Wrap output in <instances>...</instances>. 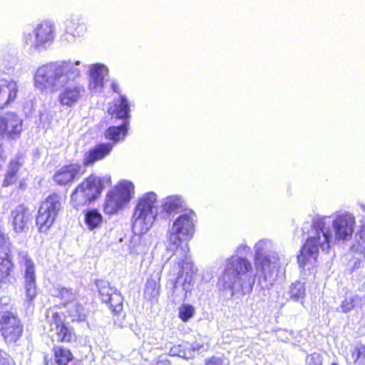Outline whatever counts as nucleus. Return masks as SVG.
Segmentation results:
<instances>
[{
  "label": "nucleus",
  "instance_id": "obj_18",
  "mask_svg": "<svg viewBox=\"0 0 365 365\" xmlns=\"http://www.w3.org/2000/svg\"><path fill=\"white\" fill-rule=\"evenodd\" d=\"M107 67L102 63L91 64L89 66L88 88L91 93H97L102 91L104 78L108 74Z\"/></svg>",
  "mask_w": 365,
  "mask_h": 365
},
{
  "label": "nucleus",
  "instance_id": "obj_14",
  "mask_svg": "<svg viewBox=\"0 0 365 365\" xmlns=\"http://www.w3.org/2000/svg\"><path fill=\"white\" fill-rule=\"evenodd\" d=\"M23 130V120L14 112L0 113V135L17 140Z\"/></svg>",
  "mask_w": 365,
  "mask_h": 365
},
{
  "label": "nucleus",
  "instance_id": "obj_42",
  "mask_svg": "<svg viewBox=\"0 0 365 365\" xmlns=\"http://www.w3.org/2000/svg\"><path fill=\"white\" fill-rule=\"evenodd\" d=\"M0 365H12V359L1 349H0Z\"/></svg>",
  "mask_w": 365,
  "mask_h": 365
},
{
  "label": "nucleus",
  "instance_id": "obj_27",
  "mask_svg": "<svg viewBox=\"0 0 365 365\" xmlns=\"http://www.w3.org/2000/svg\"><path fill=\"white\" fill-rule=\"evenodd\" d=\"M55 365H69L73 361L71 351L62 346H56L53 349Z\"/></svg>",
  "mask_w": 365,
  "mask_h": 365
},
{
  "label": "nucleus",
  "instance_id": "obj_28",
  "mask_svg": "<svg viewBox=\"0 0 365 365\" xmlns=\"http://www.w3.org/2000/svg\"><path fill=\"white\" fill-rule=\"evenodd\" d=\"M129 121H123L122 124L117 126H110L105 133L106 139L118 141L120 140V136L123 138L128 130Z\"/></svg>",
  "mask_w": 365,
  "mask_h": 365
},
{
  "label": "nucleus",
  "instance_id": "obj_7",
  "mask_svg": "<svg viewBox=\"0 0 365 365\" xmlns=\"http://www.w3.org/2000/svg\"><path fill=\"white\" fill-rule=\"evenodd\" d=\"M110 178H100L89 176L77 186L71 196L72 205L78 210L96 200L101 194L105 182H110Z\"/></svg>",
  "mask_w": 365,
  "mask_h": 365
},
{
  "label": "nucleus",
  "instance_id": "obj_2",
  "mask_svg": "<svg viewBox=\"0 0 365 365\" xmlns=\"http://www.w3.org/2000/svg\"><path fill=\"white\" fill-rule=\"evenodd\" d=\"M79 61H57L38 67L34 76L35 88L41 93H55L81 76Z\"/></svg>",
  "mask_w": 365,
  "mask_h": 365
},
{
  "label": "nucleus",
  "instance_id": "obj_34",
  "mask_svg": "<svg viewBox=\"0 0 365 365\" xmlns=\"http://www.w3.org/2000/svg\"><path fill=\"white\" fill-rule=\"evenodd\" d=\"M355 241L357 247L355 248L354 245L351 249L362 253L365 250V220L361 221L360 229L355 235Z\"/></svg>",
  "mask_w": 365,
  "mask_h": 365
},
{
  "label": "nucleus",
  "instance_id": "obj_3",
  "mask_svg": "<svg viewBox=\"0 0 365 365\" xmlns=\"http://www.w3.org/2000/svg\"><path fill=\"white\" fill-rule=\"evenodd\" d=\"M157 195L153 192L143 195L138 201L132 217V229L135 235L129 245L132 255H145L149 246L140 235L146 233L153 226L158 215Z\"/></svg>",
  "mask_w": 365,
  "mask_h": 365
},
{
  "label": "nucleus",
  "instance_id": "obj_21",
  "mask_svg": "<svg viewBox=\"0 0 365 365\" xmlns=\"http://www.w3.org/2000/svg\"><path fill=\"white\" fill-rule=\"evenodd\" d=\"M81 169L80 164L64 165L56 171L53 180L58 185H66L81 175Z\"/></svg>",
  "mask_w": 365,
  "mask_h": 365
},
{
  "label": "nucleus",
  "instance_id": "obj_26",
  "mask_svg": "<svg viewBox=\"0 0 365 365\" xmlns=\"http://www.w3.org/2000/svg\"><path fill=\"white\" fill-rule=\"evenodd\" d=\"M68 316L72 321L84 322L88 315V310L77 300L66 305Z\"/></svg>",
  "mask_w": 365,
  "mask_h": 365
},
{
  "label": "nucleus",
  "instance_id": "obj_15",
  "mask_svg": "<svg viewBox=\"0 0 365 365\" xmlns=\"http://www.w3.org/2000/svg\"><path fill=\"white\" fill-rule=\"evenodd\" d=\"M96 286L101 300L109 306L110 309L115 314L123 310V297L120 292L115 287H110L106 280H98Z\"/></svg>",
  "mask_w": 365,
  "mask_h": 365
},
{
  "label": "nucleus",
  "instance_id": "obj_19",
  "mask_svg": "<svg viewBox=\"0 0 365 365\" xmlns=\"http://www.w3.org/2000/svg\"><path fill=\"white\" fill-rule=\"evenodd\" d=\"M31 214L29 209L24 205L16 206L11 212L10 220L14 230L21 233L29 230Z\"/></svg>",
  "mask_w": 365,
  "mask_h": 365
},
{
  "label": "nucleus",
  "instance_id": "obj_36",
  "mask_svg": "<svg viewBox=\"0 0 365 365\" xmlns=\"http://www.w3.org/2000/svg\"><path fill=\"white\" fill-rule=\"evenodd\" d=\"M46 317L50 323L51 331H56L65 324L62 316L56 312H48Z\"/></svg>",
  "mask_w": 365,
  "mask_h": 365
},
{
  "label": "nucleus",
  "instance_id": "obj_9",
  "mask_svg": "<svg viewBox=\"0 0 365 365\" xmlns=\"http://www.w3.org/2000/svg\"><path fill=\"white\" fill-rule=\"evenodd\" d=\"M195 214L189 211L179 215L174 221L169 232L168 243L169 249L180 248L184 246V242L190 240L195 232Z\"/></svg>",
  "mask_w": 365,
  "mask_h": 365
},
{
  "label": "nucleus",
  "instance_id": "obj_35",
  "mask_svg": "<svg viewBox=\"0 0 365 365\" xmlns=\"http://www.w3.org/2000/svg\"><path fill=\"white\" fill-rule=\"evenodd\" d=\"M56 340L61 342H70L75 334L72 329L64 324L56 331Z\"/></svg>",
  "mask_w": 365,
  "mask_h": 365
},
{
  "label": "nucleus",
  "instance_id": "obj_33",
  "mask_svg": "<svg viewBox=\"0 0 365 365\" xmlns=\"http://www.w3.org/2000/svg\"><path fill=\"white\" fill-rule=\"evenodd\" d=\"M289 299L293 301H300L302 302L306 295V288L304 283L297 281L290 285L289 291Z\"/></svg>",
  "mask_w": 365,
  "mask_h": 365
},
{
  "label": "nucleus",
  "instance_id": "obj_10",
  "mask_svg": "<svg viewBox=\"0 0 365 365\" xmlns=\"http://www.w3.org/2000/svg\"><path fill=\"white\" fill-rule=\"evenodd\" d=\"M8 299H0V331L6 343L16 342L22 335L23 325L12 312L6 311Z\"/></svg>",
  "mask_w": 365,
  "mask_h": 365
},
{
  "label": "nucleus",
  "instance_id": "obj_49",
  "mask_svg": "<svg viewBox=\"0 0 365 365\" xmlns=\"http://www.w3.org/2000/svg\"><path fill=\"white\" fill-rule=\"evenodd\" d=\"M331 365H339V364H336V363H333V364H331Z\"/></svg>",
  "mask_w": 365,
  "mask_h": 365
},
{
  "label": "nucleus",
  "instance_id": "obj_44",
  "mask_svg": "<svg viewBox=\"0 0 365 365\" xmlns=\"http://www.w3.org/2000/svg\"><path fill=\"white\" fill-rule=\"evenodd\" d=\"M223 362V359L213 356L206 362V365H222Z\"/></svg>",
  "mask_w": 365,
  "mask_h": 365
},
{
  "label": "nucleus",
  "instance_id": "obj_47",
  "mask_svg": "<svg viewBox=\"0 0 365 365\" xmlns=\"http://www.w3.org/2000/svg\"><path fill=\"white\" fill-rule=\"evenodd\" d=\"M358 205L360 207V208L362 210V211H364L365 212V204L362 203V202H359V203H358Z\"/></svg>",
  "mask_w": 365,
  "mask_h": 365
},
{
  "label": "nucleus",
  "instance_id": "obj_16",
  "mask_svg": "<svg viewBox=\"0 0 365 365\" xmlns=\"http://www.w3.org/2000/svg\"><path fill=\"white\" fill-rule=\"evenodd\" d=\"M193 284V277L189 272H186L184 279H181V277L177 280L169 279L167 284L170 289L169 299L175 304L184 301L187 297V294L191 292Z\"/></svg>",
  "mask_w": 365,
  "mask_h": 365
},
{
  "label": "nucleus",
  "instance_id": "obj_38",
  "mask_svg": "<svg viewBox=\"0 0 365 365\" xmlns=\"http://www.w3.org/2000/svg\"><path fill=\"white\" fill-rule=\"evenodd\" d=\"M351 359L356 365H365V345L356 346L351 353Z\"/></svg>",
  "mask_w": 365,
  "mask_h": 365
},
{
  "label": "nucleus",
  "instance_id": "obj_48",
  "mask_svg": "<svg viewBox=\"0 0 365 365\" xmlns=\"http://www.w3.org/2000/svg\"><path fill=\"white\" fill-rule=\"evenodd\" d=\"M4 66L6 68V67H7L9 65L6 64V63H5V61H3L1 63V64H0V66Z\"/></svg>",
  "mask_w": 365,
  "mask_h": 365
},
{
  "label": "nucleus",
  "instance_id": "obj_50",
  "mask_svg": "<svg viewBox=\"0 0 365 365\" xmlns=\"http://www.w3.org/2000/svg\"><path fill=\"white\" fill-rule=\"evenodd\" d=\"M357 267V262L355 263L354 268Z\"/></svg>",
  "mask_w": 365,
  "mask_h": 365
},
{
  "label": "nucleus",
  "instance_id": "obj_41",
  "mask_svg": "<svg viewBox=\"0 0 365 365\" xmlns=\"http://www.w3.org/2000/svg\"><path fill=\"white\" fill-rule=\"evenodd\" d=\"M306 363L307 365H322V356L318 353H313L307 356Z\"/></svg>",
  "mask_w": 365,
  "mask_h": 365
},
{
  "label": "nucleus",
  "instance_id": "obj_25",
  "mask_svg": "<svg viewBox=\"0 0 365 365\" xmlns=\"http://www.w3.org/2000/svg\"><path fill=\"white\" fill-rule=\"evenodd\" d=\"M114 110L112 113L116 118L123 121H129L130 118V103L126 96L120 94L113 101Z\"/></svg>",
  "mask_w": 365,
  "mask_h": 365
},
{
  "label": "nucleus",
  "instance_id": "obj_5",
  "mask_svg": "<svg viewBox=\"0 0 365 365\" xmlns=\"http://www.w3.org/2000/svg\"><path fill=\"white\" fill-rule=\"evenodd\" d=\"M56 36L55 23L49 19L43 20L35 25L31 31H24L22 43L29 53H40L47 50Z\"/></svg>",
  "mask_w": 365,
  "mask_h": 365
},
{
  "label": "nucleus",
  "instance_id": "obj_30",
  "mask_svg": "<svg viewBox=\"0 0 365 365\" xmlns=\"http://www.w3.org/2000/svg\"><path fill=\"white\" fill-rule=\"evenodd\" d=\"M53 296L63 301L65 307L68 303L74 302L77 300L78 292L71 288L56 287L53 289Z\"/></svg>",
  "mask_w": 365,
  "mask_h": 365
},
{
  "label": "nucleus",
  "instance_id": "obj_22",
  "mask_svg": "<svg viewBox=\"0 0 365 365\" xmlns=\"http://www.w3.org/2000/svg\"><path fill=\"white\" fill-rule=\"evenodd\" d=\"M112 145L110 143H101L83 155V165L85 167L93 165L97 161L104 159L112 150Z\"/></svg>",
  "mask_w": 365,
  "mask_h": 365
},
{
  "label": "nucleus",
  "instance_id": "obj_46",
  "mask_svg": "<svg viewBox=\"0 0 365 365\" xmlns=\"http://www.w3.org/2000/svg\"><path fill=\"white\" fill-rule=\"evenodd\" d=\"M200 348H201V346H200V345H199V344H197V345H195V346H192V350H191V349H190V351H192V353L193 354V352H194L195 351H196V350H197V351H198V350H200Z\"/></svg>",
  "mask_w": 365,
  "mask_h": 365
},
{
  "label": "nucleus",
  "instance_id": "obj_1",
  "mask_svg": "<svg viewBox=\"0 0 365 365\" xmlns=\"http://www.w3.org/2000/svg\"><path fill=\"white\" fill-rule=\"evenodd\" d=\"M330 217L317 215L312 219L309 236L298 255V263L304 267L312 260L315 261L319 248L328 252L333 239L335 241H348L354 232L356 220L353 214L348 212H336L331 221Z\"/></svg>",
  "mask_w": 365,
  "mask_h": 365
},
{
  "label": "nucleus",
  "instance_id": "obj_8",
  "mask_svg": "<svg viewBox=\"0 0 365 365\" xmlns=\"http://www.w3.org/2000/svg\"><path fill=\"white\" fill-rule=\"evenodd\" d=\"M17 262L23 274L24 304L29 308L33 306L37 295L36 265L26 250L19 251Z\"/></svg>",
  "mask_w": 365,
  "mask_h": 365
},
{
  "label": "nucleus",
  "instance_id": "obj_40",
  "mask_svg": "<svg viewBox=\"0 0 365 365\" xmlns=\"http://www.w3.org/2000/svg\"><path fill=\"white\" fill-rule=\"evenodd\" d=\"M195 314V309L190 304H183L179 309V317L183 322H187Z\"/></svg>",
  "mask_w": 365,
  "mask_h": 365
},
{
  "label": "nucleus",
  "instance_id": "obj_23",
  "mask_svg": "<svg viewBox=\"0 0 365 365\" xmlns=\"http://www.w3.org/2000/svg\"><path fill=\"white\" fill-rule=\"evenodd\" d=\"M66 32L73 37H82L88 31V25L78 14H71L65 21Z\"/></svg>",
  "mask_w": 365,
  "mask_h": 365
},
{
  "label": "nucleus",
  "instance_id": "obj_13",
  "mask_svg": "<svg viewBox=\"0 0 365 365\" xmlns=\"http://www.w3.org/2000/svg\"><path fill=\"white\" fill-rule=\"evenodd\" d=\"M134 192L133 184L127 180L121 181L106 197L104 205L105 211L108 214L115 213L131 199Z\"/></svg>",
  "mask_w": 365,
  "mask_h": 365
},
{
  "label": "nucleus",
  "instance_id": "obj_24",
  "mask_svg": "<svg viewBox=\"0 0 365 365\" xmlns=\"http://www.w3.org/2000/svg\"><path fill=\"white\" fill-rule=\"evenodd\" d=\"M25 162L26 156L23 153H18L10 160L8 170L2 184L4 187H8L16 182L17 180L16 174L24 165Z\"/></svg>",
  "mask_w": 365,
  "mask_h": 365
},
{
  "label": "nucleus",
  "instance_id": "obj_45",
  "mask_svg": "<svg viewBox=\"0 0 365 365\" xmlns=\"http://www.w3.org/2000/svg\"><path fill=\"white\" fill-rule=\"evenodd\" d=\"M111 88L113 91V92L119 94V96L121 94L120 93V86H119L118 83L116 81H112V83H111Z\"/></svg>",
  "mask_w": 365,
  "mask_h": 365
},
{
  "label": "nucleus",
  "instance_id": "obj_4",
  "mask_svg": "<svg viewBox=\"0 0 365 365\" xmlns=\"http://www.w3.org/2000/svg\"><path fill=\"white\" fill-rule=\"evenodd\" d=\"M255 277L251 262L245 257L232 256L225 261L222 276L219 279L220 289L232 297L236 294L245 295L252 292Z\"/></svg>",
  "mask_w": 365,
  "mask_h": 365
},
{
  "label": "nucleus",
  "instance_id": "obj_39",
  "mask_svg": "<svg viewBox=\"0 0 365 365\" xmlns=\"http://www.w3.org/2000/svg\"><path fill=\"white\" fill-rule=\"evenodd\" d=\"M170 354L171 356H178L182 359H188L192 357V353L190 350H185L182 349V345L174 346L170 349Z\"/></svg>",
  "mask_w": 365,
  "mask_h": 365
},
{
  "label": "nucleus",
  "instance_id": "obj_31",
  "mask_svg": "<svg viewBox=\"0 0 365 365\" xmlns=\"http://www.w3.org/2000/svg\"><path fill=\"white\" fill-rule=\"evenodd\" d=\"M159 279H148L144 290L145 297L151 302H156L160 295Z\"/></svg>",
  "mask_w": 365,
  "mask_h": 365
},
{
  "label": "nucleus",
  "instance_id": "obj_32",
  "mask_svg": "<svg viewBox=\"0 0 365 365\" xmlns=\"http://www.w3.org/2000/svg\"><path fill=\"white\" fill-rule=\"evenodd\" d=\"M183 199L179 195L168 196L163 200V210L167 213H172L182 207Z\"/></svg>",
  "mask_w": 365,
  "mask_h": 365
},
{
  "label": "nucleus",
  "instance_id": "obj_51",
  "mask_svg": "<svg viewBox=\"0 0 365 365\" xmlns=\"http://www.w3.org/2000/svg\"><path fill=\"white\" fill-rule=\"evenodd\" d=\"M46 365H48V362L46 363Z\"/></svg>",
  "mask_w": 365,
  "mask_h": 365
},
{
  "label": "nucleus",
  "instance_id": "obj_37",
  "mask_svg": "<svg viewBox=\"0 0 365 365\" xmlns=\"http://www.w3.org/2000/svg\"><path fill=\"white\" fill-rule=\"evenodd\" d=\"M361 302V299L357 295L346 297L341 304V310L344 313H347L356 306H358Z\"/></svg>",
  "mask_w": 365,
  "mask_h": 365
},
{
  "label": "nucleus",
  "instance_id": "obj_6",
  "mask_svg": "<svg viewBox=\"0 0 365 365\" xmlns=\"http://www.w3.org/2000/svg\"><path fill=\"white\" fill-rule=\"evenodd\" d=\"M273 243L268 239L259 240L255 245V265L256 275L259 280L272 284L276 278V269L279 260L278 255L272 251Z\"/></svg>",
  "mask_w": 365,
  "mask_h": 365
},
{
  "label": "nucleus",
  "instance_id": "obj_43",
  "mask_svg": "<svg viewBox=\"0 0 365 365\" xmlns=\"http://www.w3.org/2000/svg\"><path fill=\"white\" fill-rule=\"evenodd\" d=\"M250 247H248L246 244L242 243L237 247V248L236 250V253H237L236 256H238V255H246L247 253L250 252Z\"/></svg>",
  "mask_w": 365,
  "mask_h": 365
},
{
  "label": "nucleus",
  "instance_id": "obj_11",
  "mask_svg": "<svg viewBox=\"0 0 365 365\" xmlns=\"http://www.w3.org/2000/svg\"><path fill=\"white\" fill-rule=\"evenodd\" d=\"M175 250V259L167 262L163 266V268H165L168 265L170 266L168 271L169 279L174 280H177L180 277L184 279L187 272H189L192 277H193V274H195L197 269L188 255L190 249L187 243L185 242L184 246Z\"/></svg>",
  "mask_w": 365,
  "mask_h": 365
},
{
  "label": "nucleus",
  "instance_id": "obj_20",
  "mask_svg": "<svg viewBox=\"0 0 365 365\" xmlns=\"http://www.w3.org/2000/svg\"><path fill=\"white\" fill-rule=\"evenodd\" d=\"M18 91L19 86L16 81L0 78V109L14 102Z\"/></svg>",
  "mask_w": 365,
  "mask_h": 365
},
{
  "label": "nucleus",
  "instance_id": "obj_12",
  "mask_svg": "<svg viewBox=\"0 0 365 365\" xmlns=\"http://www.w3.org/2000/svg\"><path fill=\"white\" fill-rule=\"evenodd\" d=\"M61 210V196L58 194L53 193L42 202L36 217L40 232H45L52 226Z\"/></svg>",
  "mask_w": 365,
  "mask_h": 365
},
{
  "label": "nucleus",
  "instance_id": "obj_17",
  "mask_svg": "<svg viewBox=\"0 0 365 365\" xmlns=\"http://www.w3.org/2000/svg\"><path fill=\"white\" fill-rule=\"evenodd\" d=\"M57 101L63 107L72 108L75 106L83 97L86 89L85 87L74 81H71L68 84L62 86Z\"/></svg>",
  "mask_w": 365,
  "mask_h": 365
},
{
  "label": "nucleus",
  "instance_id": "obj_29",
  "mask_svg": "<svg viewBox=\"0 0 365 365\" xmlns=\"http://www.w3.org/2000/svg\"><path fill=\"white\" fill-rule=\"evenodd\" d=\"M84 222L89 230H94L103 223V216L96 209H89L85 212Z\"/></svg>",
  "mask_w": 365,
  "mask_h": 365
}]
</instances>
